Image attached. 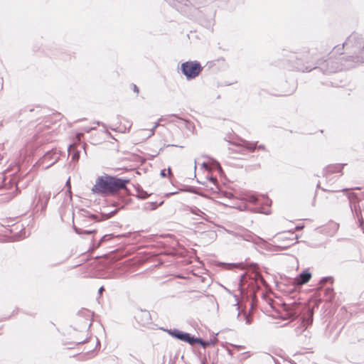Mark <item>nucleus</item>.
Listing matches in <instances>:
<instances>
[{"mask_svg":"<svg viewBox=\"0 0 364 364\" xmlns=\"http://www.w3.org/2000/svg\"><path fill=\"white\" fill-rule=\"evenodd\" d=\"M181 2H182V1H172V4H171V6H176V3H179V4H180V3H181Z\"/></svg>","mask_w":364,"mask_h":364,"instance_id":"nucleus-48","label":"nucleus"},{"mask_svg":"<svg viewBox=\"0 0 364 364\" xmlns=\"http://www.w3.org/2000/svg\"><path fill=\"white\" fill-rule=\"evenodd\" d=\"M163 203V201L159 203L156 202H147L144 204V208L146 210H155L158 206L162 205Z\"/></svg>","mask_w":364,"mask_h":364,"instance_id":"nucleus-24","label":"nucleus"},{"mask_svg":"<svg viewBox=\"0 0 364 364\" xmlns=\"http://www.w3.org/2000/svg\"><path fill=\"white\" fill-rule=\"evenodd\" d=\"M166 146H179V147H183L182 146H178V145H175V144H168L166 145Z\"/></svg>","mask_w":364,"mask_h":364,"instance_id":"nucleus-49","label":"nucleus"},{"mask_svg":"<svg viewBox=\"0 0 364 364\" xmlns=\"http://www.w3.org/2000/svg\"><path fill=\"white\" fill-rule=\"evenodd\" d=\"M247 200L248 202L252 203V204H257L260 202V198L255 196V195H250L247 196Z\"/></svg>","mask_w":364,"mask_h":364,"instance_id":"nucleus-25","label":"nucleus"},{"mask_svg":"<svg viewBox=\"0 0 364 364\" xmlns=\"http://www.w3.org/2000/svg\"><path fill=\"white\" fill-rule=\"evenodd\" d=\"M210 181L213 184H215V182L217 181V179H216L215 178H214V177H211V178H210Z\"/></svg>","mask_w":364,"mask_h":364,"instance_id":"nucleus-42","label":"nucleus"},{"mask_svg":"<svg viewBox=\"0 0 364 364\" xmlns=\"http://www.w3.org/2000/svg\"><path fill=\"white\" fill-rule=\"evenodd\" d=\"M114 237V235L113 234H109V235H104L100 240V242H98L97 244V247L100 245V244L102 242H103L104 241H107V240H111L112 238H113Z\"/></svg>","mask_w":364,"mask_h":364,"instance_id":"nucleus-31","label":"nucleus"},{"mask_svg":"<svg viewBox=\"0 0 364 364\" xmlns=\"http://www.w3.org/2000/svg\"><path fill=\"white\" fill-rule=\"evenodd\" d=\"M188 210L192 214L199 216L205 220H208V215L203 211L200 210L198 208H197L196 206L189 207Z\"/></svg>","mask_w":364,"mask_h":364,"instance_id":"nucleus-20","label":"nucleus"},{"mask_svg":"<svg viewBox=\"0 0 364 364\" xmlns=\"http://www.w3.org/2000/svg\"><path fill=\"white\" fill-rule=\"evenodd\" d=\"M136 321L142 326L151 322V314L147 310L137 309L134 314Z\"/></svg>","mask_w":364,"mask_h":364,"instance_id":"nucleus-11","label":"nucleus"},{"mask_svg":"<svg viewBox=\"0 0 364 364\" xmlns=\"http://www.w3.org/2000/svg\"><path fill=\"white\" fill-rule=\"evenodd\" d=\"M224 268L228 270L232 269L235 267H237L240 264L236 263H223Z\"/></svg>","mask_w":364,"mask_h":364,"instance_id":"nucleus-29","label":"nucleus"},{"mask_svg":"<svg viewBox=\"0 0 364 364\" xmlns=\"http://www.w3.org/2000/svg\"><path fill=\"white\" fill-rule=\"evenodd\" d=\"M328 226L331 227V233L333 234L336 232V231L338 230V225L336 223H333V222H331Z\"/></svg>","mask_w":364,"mask_h":364,"instance_id":"nucleus-33","label":"nucleus"},{"mask_svg":"<svg viewBox=\"0 0 364 364\" xmlns=\"http://www.w3.org/2000/svg\"><path fill=\"white\" fill-rule=\"evenodd\" d=\"M317 188H321L323 191H331V192H336V191L335 190H331V189H326V188H321V182H318L317 183Z\"/></svg>","mask_w":364,"mask_h":364,"instance_id":"nucleus-37","label":"nucleus"},{"mask_svg":"<svg viewBox=\"0 0 364 364\" xmlns=\"http://www.w3.org/2000/svg\"><path fill=\"white\" fill-rule=\"evenodd\" d=\"M129 179L117 178L108 174H104L96 178L95 184L91 191L93 194L100 196H112L119 191L126 188Z\"/></svg>","mask_w":364,"mask_h":364,"instance_id":"nucleus-2","label":"nucleus"},{"mask_svg":"<svg viewBox=\"0 0 364 364\" xmlns=\"http://www.w3.org/2000/svg\"><path fill=\"white\" fill-rule=\"evenodd\" d=\"M327 281H331L332 282H333V278L331 277H323V278L321 279L320 283L323 284V283L326 282Z\"/></svg>","mask_w":364,"mask_h":364,"instance_id":"nucleus-35","label":"nucleus"},{"mask_svg":"<svg viewBox=\"0 0 364 364\" xmlns=\"http://www.w3.org/2000/svg\"><path fill=\"white\" fill-rule=\"evenodd\" d=\"M243 146L248 149L250 152H253L256 148H257L259 150H265V147L264 145H259L257 146V142H251L247 141H243Z\"/></svg>","mask_w":364,"mask_h":364,"instance_id":"nucleus-16","label":"nucleus"},{"mask_svg":"<svg viewBox=\"0 0 364 364\" xmlns=\"http://www.w3.org/2000/svg\"><path fill=\"white\" fill-rule=\"evenodd\" d=\"M202 165H203V167H205V168L207 167V164L205 162H203Z\"/></svg>","mask_w":364,"mask_h":364,"instance_id":"nucleus-55","label":"nucleus"},{"mask_svg":"<svg viewBox=\"0 0 364 364\" xmlns=\"http://www.w3.org/2000/svg\"><path fill=\"white\" fill-rule=\"evenodd\" d=\"M85 341H86V340H83V341L77 342V343L80 344V343H85Z\"/></svg>","mask_w":364,"mask_h":364,"instance_id":"nucleus-53","label":"nucleus"},{"mask_svg":"<svg viewBox=\"0 0 364 364\" xmlns=\"http://www.w3.org/2000/svg\"><path fill=\"white\" fill-rule=\"evenodd\" d=\"M244 277H245V274H242V275H241V277H240V286H241V285H242V284H241V283H242V278H243Z\"/></svg>","mask_w":364,"mask_h":364,"instance_id":"nucleus-52","label":"nucleus"},{"mask_svg":"<svg viewBox=\"0 0 364 364\" xmlns=\"http://www.w3.org/2000/svg\"><path fill=\"white\" fill-rule=\"evenodd\" d=\"M313 322V311L311 309H308L307 315L306 317L302 319V328L306 329L308 326L311 325Z\"/></svg>","mask_w":364,"mask_h":364,"instance_id":"nucleus-18","label":"nucleus"},{"mask_svg":"<svg viewBox=\"0 0 364 364\" xmlns=\"http://www.w3.org/2000/svg\"><path fill=\"white\" fill-rule=\"evenodd\" d=\"M345 50V47L343 46V43L342 44V46H336L332 50L333 54H338L341 55L343 54V50Z\"/></svg>","mask_w":364,"mask_h":364,"instance_id":"nucleus-27","label":"nucleus"},{"mask_svg":"<svg viewBox=\"0 0 364 364\" xmlns=\"http://www.w3.org/2000/svg\"><path fill=\"white\" fill-rule=\"evenodd\" d=\"M83 134L82 133H77L76 134V138L80 141L81 137L82 136Z\"/></svg>","mask_w":364,"mask_h":364,"instance_id":"nucleus-41","label":"nucleus"},{"mask_svg":"<svg viewBox=\"0 0 364 364\" xmlns=\"http://www.w3.org/2000/svg\"><path fill=\"white\" fill-rule=\"evenodd\" d=\"M346 164H335L326 166L323 170V177L327 184L332 185L343 175V168Z\"/></svg>","mask_w":364,"mask_h":364,"instance_id":"nucleus-4","label":"nucleus"},{"mask_svg":"<svg viewBox=\"0 0 364 364\" xmlns=\"http://www.w3.org/2000/svg\"><path fill=\"white\" fill-rule=\"evenodd\" d=\"M74 230L75 231V232L78 235H81V234H92L94 232H95V230L94 229H86V230H84L81 228H78L77 227L76 225H74Z\"/></svg>","mask_w":364,"mask_h":364,"instance_id":"nucleus-23","label":"nucleus"},{"mask_svg":"<svg viewBox=\"0 0 364 364\" xmlns=\"http://www.w3.org/2000/svg\"><path fill=\"white\" fill-rule=\"evenodd\" d=\"M177 123H178V126H184L186 129H188V131H190L191 132H193L195 126L192 122L178 117Z\"/></svg>","mask_w":364,"mask_h":364,"instance_id":"nucleus-19","label":"nucleus"},{"mask_svg":"<svg viewBox=\"0 0 364 364\" xmlns=\"http://www.w3.org/2000/svg\"><path fill=\"white\" fill-rule=\"evenodd\" d=\"M132 86L134 92L138 93L139 91L138 87L136 85H132Z\"/></svg>","mask_w":364,"mask_h":364,"instance_id":"nucleus-39","label":"nucleus"},{"mask_svg":"<svg viewBox=\"0 0 364 364\" xmlns=\"http://www.w3.org/2000/svg\"><path fill=\"white\" fill-rule=\"evenodd\" d=\"M160 175L162 176V177H165L166 176V169H162L160 172Z\"/></svg>","mask_w":364,"mask_h":364,"instance_id":"nucleus-40","label":"nucleus"},{"mask_svg":"<svg viewBox=\"0 0 364 364\" xmlns=\"http://www.w3.org/2000/svg\"><path fill=\"white\" fill-rule=\"evenodd\" d=\"M301 228H302V227L297 226V227H296V230H299V229H301Z\"/></svg>","mask_w":364,"mask_h":364,"instance_id":"nucleus-56","label":"nucleus"},{"mask_svg":"<svg viewBox=\"0 0 364 364\" xmlns=\"http://www.w3.org/2000/svg\"><path fill=\"white\" fill-rule=\"evenodd\" d=\"M259 203H262L267 205H270L272 201L267 197H266L264 196H262L260 197V202Z\"/></svg>","mask_w":364,"mask_h":364,"instance_id":"nucleus-32","label":"nucleus"},{"mask_svg":"<svg viewBox=\"0 0 364 364\" xmlns=\"http://www.w3.org/2000/svg\"><path fill=\"white\" fill-rule=\"evenodd\" d=\"M311 278V274L308 269L304 270L295 279V283L299 285H302L307 283Z\"/></svg>","mask_w":364,"mask_h":364,"instance_id":"nucleus-12","label":"nucleus"},{"mask_svg":"<svg viewBox=\"0 0 364 364\" xmlns=\"http://www.w3.org/2000/svg\"><path fill=\"white\" fill-rule=\"evenodd\" d=\"M66 184H67V185L70 184V180H68V181H67Z\"/></svg>","mask_w":364,"mask_h":364,"instance_id":"nucleus-57","label":"nucleus"},{"mask_svg":"<svg viewBox=\"0 0 364 364\" xmlns=\"http://www.w3.org/2000/svg\"><path fill=\"white\" fill-rule=\"evenodd\" d=\"M116 213V210L110 212L108 215L107 218H110L112 215H113Z\"/></svg>","mask_w":364,"mask_h":364,"instance_id":"nucleus-43","label":"nucleus"},{"mask_svg":"<svg viewBox=\"0 0 364 364\" xmlns=\"http://www.w3.org/2000/svg\"><path fill=\"white\" fill-rule=\"evenodd\" d=\"M50 192L43 190L38 193L37 200H34L36 208H40L41 211H44L47 207L48 203L50 198Z\"/></svg>","mask_w":364,"mask_h":364,"instance_id":"nucleus-9","label":"nucleus"},{"mask_svg":"<svg viewBox=\"0 0 364 364\" xmlns=\"http://www.w3.org/2000/svg\"><path fill=\"white\" fill-rule=\"evenodd\" d=\"M85 220H83V221H86V220H95L97 218V215H93V214H90L88 212H85Z\"/></svg>","mask_w":364,"mask_h":364,"instance_id":"nucleus-30","label":"nucleus"},{"mask_svg":"<svg viewBox=\"0 0 364 364\" xmlns=\"http://www.w3.org/2000/svg\"><path fill=\"white\" fill-rule=\"evenodd\" d=\"M283 306L285 311L283 319H294L300 314V306L297 303H284Z\"/></svg>","mask_w":364,"mask_h":364,"instance_id":"nucleus-8","label":"nucleus"},{"mask_svg":"<svg viewBox=\"0 0 364 364\" xmlns=\"http://www.w3.org/2000/svg\"><path fill=\"white\" fill-rule=\"evenodd\" d=\"M68 153L70 155H71V159L73 161H78L80 158V151L75 149V145H69Z\"/></svg>","mask_w":364,"mask_h":364,"instance_id":"nucleus-21","label":"nucleus"},{"mask_svg":"<svg viewBox=\"0 0 364 364\" xmlns=\"http://www.w3.org/2000/svg\"><path fill=\"white\" fill-rule=\"evenodd\" d=\"M148 196H149V194L146 192H144V191L139 192V194H138V197L141 198V199H145Z\"/></svg>","mask_w":364,"mask_h":364,"instance_id":"nucleus-34","label":"nucleus"},{"mask_svg":"<svg viewBox=\"0 0 364 364\" xmlns=\"http://www.w3.org/2000/svg\"><path fill=\"white\" fill-rule=\"evenodd\" d=\"M359 227L361 228V230H363V233H364V221L363 220V225L359 223Z\"/></svg>","mask_w":364,"mask_h":364,"instance_id":"nucleus-45","label":"nucleus"},{"mask_svg":"<svg viewBox=\"0 0 364 364\" xmlns=\"http://www.w3.org/2000/svg\"><path fill=\"white\" fill-rule=\"evenodd\" d=\"M160 122H159V120H158V121L154 124V127L156 129V128L160 125Z\"/></svg>","mask_w":364,"mask_h":364,"instance_id":"nucleus-44","label":"nucleus"},{"mask_svg":"<svg viewBox=\"0 0 364 364\" xmlns=\"http://www.w3.org/2000/svg\"><path fill=\"white\" fill-rule=\"evenodd\" d=\"M178 117L176 114H171L166 117H161L159 119V122H176Z\"/></svg>","mask_w":364,"mask_h":364,"instance_id":"nucleus-22","label":"nucleus"},{"mask_svg":"<svg viewBox=\"0 0 364 364\" xmlns=\"http://www.w3.org/2000/svg\"><path fill=\"white\" fill-rule=\"evenodd\" d=\"M232 311L233 314L236 315V317L238 321H245V323L249 325L252 323V318L249 314H247L245 311L242 312L240 310L239 303L233 304L232 306Z\"/></svg>","mask_w":364,"mask_h":364,"instance_id":"nucleus-10","label":"nucleus"},{"mask_svg":"<svg viewBox=\"0 0 364 364\" xmlns=\"http://www.w3.org/2000/svg\"><path fill=\"white\" fill-rule=\"evenodd\" d=\"M13 231H14V229L6 228V230H5V235H6V236L12 237L13 240H18L20 239L21 236H20V235H18V232H16L15 235H11V236H9V235H8V232H9L10 233H11V232H13Z\"/></svg>","mask_w":364,"mask_h":364,"instance_id":"nucleus-28","label":"nucleus"},{"mask_svg":"<svg viewBox=\"0 0 364 364\" xmlns=\"http://www.w3.org/2000/svg\"><path fill=\"white\" fill-rule=\"evenodd\" d=\"M90 325L91 323H88L87 321H85V328H88L90 326Z\"/></svg>","mask_w":364,"mask_h":364,"instance_id":"nucleus-46","label":"nucleus"},{"mask_svg":"<svg viewBox=\"0 0 364 364\" xmlns=\"http://www.w3.org/2000/svg\"><path fill=\"white\" fill-rule=\"evenodd\" d=\"M195 343H198L203 348H205L208 346H214L215 343V340H213V339H210L208 341H204V340L201 339L200 338H195L194 337V339L193 341V345H194Z\"/></svg>","mask_w":364,"mask_h":364,"instance_id":"nucleus-17","label":"nucleus"},{"mask_svg":"<svg viewBox=\"0 0 364 364\" xmlns=\"http://www.w3.org/2000/svg\"><path fill=\"white\" fill-rule=\"evenodd\" d=\"M60 158V153L56 149L48 151L39 161V166L46 169L55 164Z\"/></svg>","mask_w":364,"mask_h":364,"instance_id":"nucleus-6","label":"nucleus"},{"mask_svg":"<svg viewBox=\"0 0 364 364\" xmlns=\"http://www.w3.org/2000/svg\"><path fill=\"white\" fill-rule=\"evenodd\" d=\"M194 168H195V169L196 168V161H195Z\"/></svg>","mask_w":364,"mask_h":364,"instance_id":"nucleus-58","label":"nucleus"},{"mask_svg":"<svg viewBox=\"0 0 364 364\" xmlns=\"http://www.w3.org/2000/svg\"><path fill=\"white\" fill-rule=\"evenodd\" d=\"M155 129H156V128H154V127H152V129H151L149 130V135H148V137H150V136H153V135L154 134Z\"/></svg>","mask_w":364,"mask_h":364,"instance_id":"nucleus-38","label":"nucleus"},{"mask_svg":"<svg viewBox=\"0 0 364 364\" xmlns=\"http://www.w3.org/2000/svg\"><path fill=\"white\" fill-rule=\"evenodd\" d=\"M350 208L354 216L358 218V223L363 225V217L360 205L359 204L354 203L353 205H350Z\"/></svg>","mask_w":364,"mask_h":364,"instance_id":"nucleus-13","label":"nucleus"},{"mask_svg":"<svg viewBox=\"0 0 364 364\" xmlns=\"http://www.w3.org/2000/svg\"><path fill=\"white\" fill-rule=\"evenodd\" d=\"M168 173L169 175H171V168H168Z\"/></svg>","mask_w":364,"mask_h":364,"instance_id":"nucleus-54","label":"nucleus"},{"mask_svg":"<svg viewBox=\"0 0 364 364\" xmlns=\"http://www.w3.org/2000/svg\"><path fill=\"white\" fill-rule=\"evenodd\" d=\"M164 331L167 332L168 334L173 338L193 346L194 336H191L190 333L183 332L177 328L164 329Z\"/></svg>","mask_w":364,"mask_h":364,"instance_id":"nucleus-7","label":"nucleus"},{"mask_svg":"<svg viewBox=\"0 0 364 364\" xmlns=\"http://www.w3.org/2000/svg\"><path fill=\"white\" fill-rule=\"evenodd\" d=\"M94 128L93 127H84L81 129V130L84 132H86V133H88L90 132L92 129H93Z\"/></svg>","mask_w":364,"mask_h":364,"instance_id":"nucleus-36","label":"nucleus"},{"mask_svg":"<svg viewBox=\"0 0 364 364\" xmlns=\"http://www.w3.org/2000/svg\"><path fill=\"white\" fill-rule=\"evenodd\" d=\"M348 60L356 63L364 62V35L353 32L343 42Z\"/></svg>","mask_w":364,"mask_h":364,"instance_id":"nucleus-3","label":"nucleus"},{"mask_svg":"<svg viewBox=\"0 0 364 364\" xmlns=\"http://www.w3.org/2000/svg\"><path fill=\"white\" fill-rule=\"evenodd\" d=\"M325 296L326 299L330 301L333 298V290L331 287H327L325 289Z\"/></svg>","mask_w":364,"mask_h":364,"instance_id":"nucleus-26","label":"nucleus"},{"mask_svg":"<svg viewBox=\"0 0 364 364\" xmlns=\"http://www.w3.org/2000/svg\"><path fill=\"white\" fill-rule=\"evenodd\" d=\"M104 291V287H101L99 290H98V293L99 294H102V292Z\"/></svg>","mask_w":364,"mask_h":364,"instance_id":"nucleus-47","label":"nucleus"},{"mask_svg":"<svg viewBox=\"0 0 364 364\" xmlns=\"http://www.w3.org/2000/svg\"><path fill=\"white\" fill-rule=\"evenodd\" d=\"M14 228L17 230L18 228V225H16Z\"/></svg>","mask_w":364,"mask_h":364,"instance_id":"nucleus-59","label":"nucleus"},{"mask_svg":"<svg viewBox=\"0 0 364 364\" xmlns=\"http://www.w3.org/2000/svg\"><path fill=\"white\" fill-rule=\"evenodd\" d=\"M293 58L296 59L293 68L298 71L310 72L313 70H318L323 74L327 75L337 72L341 69L338 63L330 58L326 60H320L316 62L315 65L310 64L312 57L307 49L294 55L291 60Z\"/></svg>","mask_w":364,"mask_h":364,"instance_id":"nucleus-1","label":"nucleus"},{"mask_svg":"<svg viewBox=\"0 0 364 364\" xmlns=\"http://www.w3.org/2000/svg\"><path fill=\"white\" fill-rule=\"evenodd\" d=\"M290 235L292 237L291 238L286 237L283 235H277V236H276V240H284L285 241V243L282 246V247H287L291 246V245H294L295 243L294 242V240L296 238V236H294L293 232H291Z\"/></svg>","mask_w":364,"mask_h":364,"instance_id":"nucleus-15","label":"nucleus"},{"mask_svg":"<svg viewBox=\"0 0 364 364\" xmlns=\"http://www.w3.org/2000/svg\"><path fill=\"white\" fill-rule=\"evenodd\" d=\"M240 209L241 210H246V209H247V206H246V205H244L242 208V207H240Z\"/></svg>","mask_w":364,"mask_h":364,"instance_id":"nucleus-51","label":"nucleus"},{"mask_svg":"<svg viewBox=\"0 0 364 364\" xmlns=\"http://www.w3.org/2000/svg\"><path fill=\"white\" fill-rule=\"evenodd\" d=\"M202 70L203 67L197 60L183 62L181 65V72L188 80H193L198 77Z\"/></svg>","mask_w":364,"mask_h":364,"instance_id":"nucleus-5","label":"nucleus"},{"mask_svg":"<svg viewBox=\"0 0 364 364\" xmlns=\"http://www.w3.org/2000/svg\"><path fill=\"white\" fill-rule=\"evenodd\" d=\"M242 237L245 240L249 241V242H252L255 244H260V243L264 242L263 239H262L261 237L255 235V234H253L250 232H245Z\"/></svg>","mask_w":364,"mask_h":364,"instance_id":"nucleus-14","label":"nucleus"},{"mask_svg":"<svg viewBox=\"0 0 364 364\" xmlns=\"http://www.w3.org/2000/svg\"><path fill=\"white\" fill-rule=\"evenodd\" d=\"M188 191L191 193H197V192L195 190H193V188H190Z\"/></svg>","mask_w":364,"mask_h":364,"instance_id":"nucleus-50","label":"nucleus"}]
</instances>
